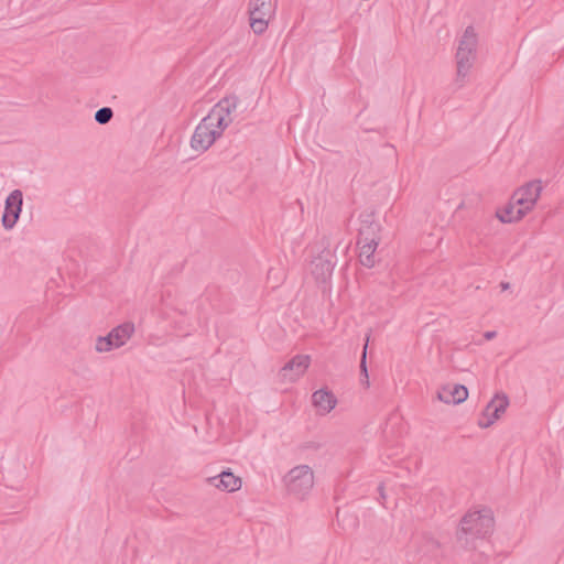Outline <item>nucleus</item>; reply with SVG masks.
<instances>
[{
  "instance_id": "nucleus-10",
  "label": "nucleus",
  "mask_w": 564,
  "mask_h": 564,
  "mask_svg": "<svg viewBox=\"0 0 564 564\" xmlns=\"http://www.w3.org/2000/svg\"><path fill=\"white\" fill-rule=\"evenodd\" d=\"M311 358L307 355H296L289 360L280 370L283 381L294 382L307 370Z\"/></svg>"
},
{
  "instance_id": "nucleus-12",
  "label": "nucleus",
  "mask_w": 564,
  "mask_h": 564,
  "mask_svg": "<svg viewBox=\"0 0 564 564\" xmlns=\"http://www.w3.org/2000/svg\"><path fill=\"white\" fill-rule=\"evenodd\" d=\"M335 264L336 262L330 251L323 250L312 262V273L317 281L325 282L332 276Z\"/></svg>"
},
{
  "instance_id": "nucleus-22",
  "label": "nucleus",
  "mask_w": 564,
  "mask_h": 564,
  "mask_svg": "<svg viewBox=\"0 0 564 564\" xmlns=\"http://www.w3.org/2000/svg\"><path fill=\"white\" fill-rule=\"evenodd\" d=\"M430 542L432 545H434L435 547H438V542L433 540V539H430Z\"/></svg>"
},
{
  "instance_id": "nucleus-17",
  "label": "nucleus",
  "mask_w": 564,
  "mask_h": 564,
  "mask_svg": "<svg viewBox=\"0 0 564 564\" xmlns=\"http://www.w3.org/2000/svg\"><path fill=\"white\" fill-rule=\"evenodd\" d=\"M359 247V260L364 267L372 268L376 264L375 251L378 247L377 243L362 242L357 245Z\"/></svg>"
},
{
  "instance_id": "nucleus-11",
  "label": "nucleus",
  "mask_w": 564,
  "mask_h": 564,
  "mask_svg": "<svg viewBox=\"0 0 564 564\" xmlns=\"http://www.w3.org/2000/svg\"><path fill=\"white\" fill-rule=\"evenodd\" d=\"M381 226L373 219V214L361 215V226L358 232L357 245L362 242L377 243L380 241Z\"/></svg>"
},
{
  "instance_id": "nucleus-3",
  "label": "nucleus",
  "mask_w": 564,
  "mask_h": 564,
  "mask_svg": "<svg viewBox=\"0 0 564 564\" xmlns=\"http://www.w3.org/2000/svg\"><path fill=\"white\" fill-rule=\"evenodd\" d=\"M477 43L478 39L474 28L467 26L458 42L456 52V82L459 83V87L464 85V80L474 65L477 56Z\"/></svg>"
},
{
  "instance_id": "nucleus-9",
  "label": "nucleus",
  "mask_w": 564,
  "mask_h": 564,
  "mask_svg": "<svg viewBox=\"0 0 564 564\" xmlns=\"http://www.w3.org/2000/svg\"><path fill=\"white\" fill-rule=\"evenodd\" d=\"M542 192L541 181H531L520 188H518L512 195V202L525 209V213L531 210L539 199Z\"/></svg>"
},
{
  "instance_id": "nucleus-4",
  "label": "nucleus",
  "mask_w": 564,
  "mask_h": 564,
  "mask_svg": "<svg viewBox=\"0 0 564 564\" xmlns=\"http://www.w3.org/2000/svg\"><path fill=\"white\" fill-rule=\"evenodd\" d=\"M289 495L303 500L314 487V471L308 465L293 467L283 478Z\"/></svg>"
},
{
  "instance_id": "nucleus-15",
  "label": "nucleus",
  "mask_w": 564,
  "mask_h": 564,
  "mask_svg": "<svg viewBox=\"0 0 564 564\" xmlns=\"http://www.w3.org/2000/svg\"><path fill=\"white\" fill-rule=\"evenodd\" d=\"M209 484L227 492H234L241 488V479L235 476L229 469L219 475L210 477Z\"/></svg>"
},
{
  "instance_id": "nucleus-14",
  "label": "nucleus",
  "mask_w": 564,
  "mask_h": 564,
  "mask_svg": "<svg viewBox=\"0 0 564 564\" xmlns=\"http://www.w3.org/2000/svg\"><path fill=\"white\" fill-rule=\"evenodd\" d=\"M313 405L321 415L329 413L337 404L335 394L327 389H319L312 394Z\"/></svg>"
},
{
  "instance_id": "nucleus-1",
  "label": "nucleus",
  "mask_w": 564,
  "mask_h": 564,
  "mask_svg": "<svg viewBox=\"0 0 564 564\" xmlns=\"http://www.w3.org/2000/svg\"><path fill=\"white\" fill-rule=\"evenodd\" d=\"M237 96H227L220 99L195 128L191 139V147L195 151L205 152L223 134L232 122L231 112L237 109Z\"/></svg>"
},
{
  "instance_id": "nucleus-6",
  "label": "nucleus",
  "mask_w": 564,
  "mask_h": 564,
  "mask_svg": "<svg viewBox=\"0 0 564 564\" xmlns=\"http://www.w3.org/2000/svg\"><path fill=\"white\" fill-rule=\"evenodd\" d=\"M134 325L123 323L112 328L107 336H100L96 340L95 349L98 352H108L123 346L133 335Z\"/></svg>"
},
{
  "instance_id": "nucleus-13",
  "label": "nucleus",
  "mask_w": 564,
  "mask_h": 564,
  "mask_svg": "<svg viewBox=\"0 0 564 564\" xmlns=\"http://www.w3.org/2000/svg\"><path fill=\"white\" fill-rule=\"evenodd\" d=\"M438 400L446 404H459L468 398L464 384H446L437 393Z\"/></svg>"
},
{
  "instance_id": "nucleus-23",
  "label": "nucleus",
  "mask_w": 564,
  "mask_h": 564,
  "mask_svg": "<svg viewBox=\"0 0 564 564\" xmlns=\"http://www.w3.org/2000/svg\"><path fill=\"white\" fill-rule=\"evenodd\" d=\"M378 489H379V491H380L381 497H382V498H384V495H383V487L380 485Z\"/></svg>"
},
{
  "instance_id": "nucleus-8",
  "label": "nucleus",
  "mask_w": 564,
  "mask_h": 564,
  "mask_svg": "<svg viewBox=\"0 0 564 564\" xmlns=\"http://www.w3.org/2000/svg\"><path fill=\"white\" fill-rule=\"evenodd\" d=\"M23 194L20 189L12 191L6 198L1 224L6 230L12 229L22 212Z\"/></svg>"
},
{
  "instance_id": "nucleus-19",
  "label": "nucleus",
  "mask_w": 564,
  "mask_h": 564,
  "mask_svg": "<svg viewBox=\"0 0 564 564\" xmlns=\"http://www.w3.org/2000/svg\"><path fill=\"white\" fill-rule=\"evenodd\" d=\"M113 117V110L110 107L99 108L95 112V121L99 124H107Z\"/></svg>"
},
{
  "instance_id": "nucleus-18",
  "label": "nucleus",
  "mask_w": 564,
  "mask_h": 564,
  "mask_svg": "<svg viewBox=\"0 0 564 564\" xmlns=\"http://www.w3.org/2000/svg\"><path fill=\"white\" fill-rule=\"evenodd\" d=\"M370 336H371V329H369L366 334L365 345H364V349L361 352L360 366H359L361 381L365 382L366 387H369V377H368V369H367V349H368Z\"/></svg>"
},
{
  "instance_id": "nucleus-5",
  "label": "nucleus",
  "mask_w": 564,
  "mask_h": 564,
  "mask_svg": "<svg viewBox=\"0 0 564 564\" xmlns=\"http://www.w3.org/2000/svg\"><path fill=\"white\" fill-rule=\"evenodd\" d=\"M276 2L273 0H249L248 13L252 31L260 35L267 29L269 20L274 15Z\"/></svg>"
},
{
  "instance_id": "nucleus-2",
  "label": "nucleus",
  "mask_w": 564,
  "mask_h": 564,
  "mask_svg": "<svg viewBox=\"0 0 564 564\" xmlns=\"http://www.w3.org/2000/svg\"><path fill=\"white\" fill-rule=\"evenodd\" d=\"M494 514L489 508L469 511L460 520L456 532L457 542L465 549L474 547L473 542L490 535L494 531Z\"/></svg>"
},
{
  "instance_id": "nucleus-21",
  "label": "nucleus",
  "mask_w": 564,
  "mask_h": 564,
  "mask_svg": "<svg viewBox=\"0 0 564 564\" xmlns=\"http://www.w3.org/2000/svg\"><path fill=\"white\" fill-rule=\"evenodd\" d=\"M500 288L502 291H506L510 288V283L509 282H501L500 283Z\"/></svg>"
},
{
  "instance_id": "nucleus-20",
  "label": "nucleus",
  "mask_w": 564,
  "mask_h": 564,
  "mask_svg": "<svg viewBox=\"0 0 564 564\" xmlns=\"http://www.w3.org/2000/svg\"><path fill=\"white\" fill-rule=\"evenodd\" d=\"M496 336H497V332H495V330H489V332H486V333L484 334V337H485L487 340H491V339H494Z\"/></svg>"
},
{
  "instance_id": "nucleus-7",
  "label": "nucleus",
  "mask_w": 564,
  "mask_h": 564,
  "mask_svg": "<svg viewBox=\"0 0 564 564\" xmlns=\"http://www.w3.org/2000/svg\"><path fill=\"white\" fill-rule=\"evenodd\" d=\"M509 405V399L505 393H497L486 405L478 420L480 429L490 427L506 412Z\"/></svg>"
},
{
  "instance_id": "nucleus-16",
  "label": "nucleus",
  "mask_w": 564,
  "mask_h": 564,
  "mask_svg": "<svg viewBox=\"0 0 564 564\" xmlns=\"http://www.w3.org/2000/svg\"><path fill=\"white\" fill-rule=\"evenodd\" d=\"M514 202L505 206L501 210L497 213V217L501 223H513L522 219L525 216V209H522L520 206L516 208Z\"/></svg>"
}]
</instances>
